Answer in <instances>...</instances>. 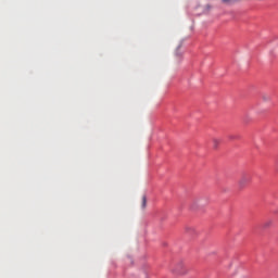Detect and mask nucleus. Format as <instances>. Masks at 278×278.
Listing matches in <instances>:
<instances>
[{
    "label": "nucleus",
    "instance_id": "6",
    "mask_svg": "<svg viewBox=\"0 0 278 278\" xmlns=\"http://www.w3.org/2000/svg\"><path fill=\"white\" fill-rule=\"evenodd\" d=\"M223 3H231V0H222Z\"/></svg>",
    "mask_w": 278,
    "mask_h": 278
},
{
    "label": "nucleus",
    "instance_id": "5",
    "mask_svg": "<svg viewBox=\"0 0 278 278\" xmlns=\"http://www.w3.org/2000/svg\"><path fill=\"white\" fill-rule=\"evenodd\" d=\"M197 203H198V201H193L191 203V210H197Z\"/></svg>",
    "mask_w": 278,
    "mask_h": 278
},
{
    "label": "nucleus",
    "instance_id": "4",
    "mask_svg": "<svg viewBox=\"0 0 278 278\" xmlns=\"http://www.w3.org/2000/svg\"><path fill=\"white\" fill-rule=\"evenodd\" d=\"M141 207H142V210H144L147 207V195H142Z\"/></svg>",
    "mask_w": 278,
    "mask_h": 278
},
{
    "label": "nucleus",
    "instance_id": "3",
    "mask_svg": "<svg viewBox=\"0 0 278 278\" xmlns=\"http://www.w3.org/2000/svg\"><path fill=\"white\" fill-rule=\"evenodd\" d=\"M219 144H220V139L214 138V139H213V147H214V149H216L217 147H219Z\"/></svg>",
    "mask_w": 278,
    "mask_h": 278
},
{
    "label": "nucleus",
    "instance_id": "2",
    "mask_svg": "<svg viewBox=\"0 0 278 278\" xmlns=\"http://www.w3.org/2000/svg\"><path fill=\"white\" fill-rule=\"evenodd\" d=\"M251 182V175L249 174H243L241 178L239 179V188L240 190L244 189V187Z\"/></svg>",
    "mask_w": 278,
    "mask_h": 278
},
{
    "label": "nucleus",
    "instance_id": "1",
    "mask_svg": "<svg viewBox=\"0 0 278 278\" xmlns=\"http://www.w3.org/2000/svg\"><path fill=\"white\" fill-rule=\"evenodd\" d=\"M172 273L178 277H184L190 273V267L184 261H179L172 267Z\"/></svg>",
    "mask_w": 278,
    "mask_h": 278
},
{
    "label": "nucleus",
    "instance_id": "8",
    "mask_svg": "<svg viewBox=\"0 0 278 278\" xmlns=\"http://www.w3.org/2000/svg\"><path fill=\"white\" fill-rule=\"evenodd\" d=\"M270 226V223H265L264 224V227H269Z\"/></svg>",
    "mask_w": 278,
    "mask_h": 278
},
{
    "label": "nucleus",
    "instance_id": "7",
    "mask_svg": "<svg viewBox=\"0 0 278 278\" xmlns=\"http://www.w3.org/2000/svg\"><path fill=\"white\" fill-rule=\"evenodd\" d=\"M186 231H193V229L190 228V227H187V228H186Z\"/></svg>",
    "mask_w": 278,
    "mask_h": 278
}]
</instances>
